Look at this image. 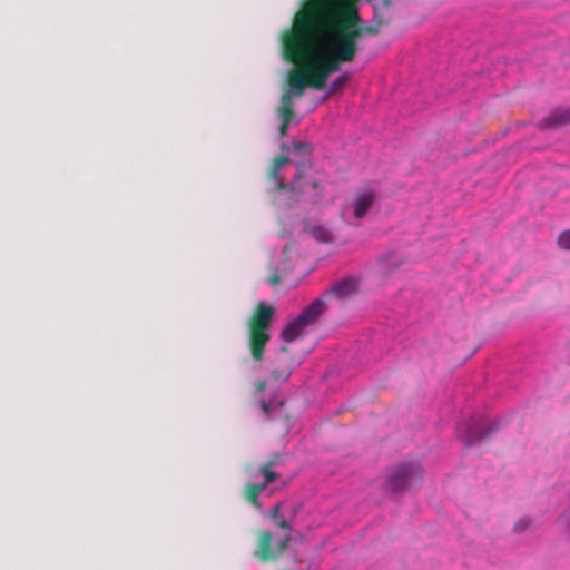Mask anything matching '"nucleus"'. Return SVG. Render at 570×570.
Returning a JSON list of instances; mask_svg holds the SVG:
<instances>
[{"label":"nucleus","mask_w":570,"mask_h":570,"mask_svg":"<svg viewBox=\"0 0 570 570\" xmlns=\"http://www.w3.org/2000/svg\"><path fill=\"white\" fill-rule=\"evenodd\" d=\"M309 185H311V187H312L313 189H317V188H318V183H317V181H315V180H312V181L309 183Z\"/></svg>","instance_id":"obj_28"},{"label":"nucleus","mask_w":570,"mask_h":570,"mask_svg":"<svg viewBox=\"0 0 570 570\" xmlns=\"http://www.w3.org/2000/svg\"><path fill=\"white\" fill-rule=\"evenodd\" d=\"M558 244L561 248L570 250V230L563 232L559 236Z\"/></svg>","instance_id":"obj_23"},{"label":"nucleus","mask_w":570,"mask_h":570,"mask_svg":"<svg viewBox=\"0 0 570 570\" xmlns=\"http://www.w3.org/2000/svg\"><path fill=\"white\" fill-rule=\"evenodd\" d=\"M423 479V470L416 463H403L396 465L389 475V483L393 491H401Z\"/></svg>","instance_id":"obj_7"},{"label":"nucleus","mask_w":570,"mask_h":570,"mask_svg":"<svg viewBox=\"0 0 570 570\" xmlns=\"http://www.w3.org/2000/svg\"><path fill=\"white\" fill-rule=\"evenodd\" d=\"M570 122V110H557L542 120L546 128H557Z\"/></svg>","instance_id":"obj_14"},{"label":"nucleus","mask_w":570,"mask_h":570,"mask_svg":"<svg viewBox=\"0 0 570 570\" xmlns=\"http://www.w3.org/2000/svg\"><path fill=\"white\" fill-rule=\"evenodd\" d=\"M357 292V282L353 278H345L335 283L325 295H333L338 299H344Z\"/></svg>","instance_id":"obj_11"},{"label":"nucleus","mask_w":570,"mask_h":570,"mask_svg":"<svg viewBox=\"0 0 570 570\" xmlns=\"http://www.w3.org/2000/svg\"><path fill=\"white\" fill-rule=\"evenodd\" d=\"M494 431L493 428H487V429H480V428H460L459 434L460 438L464 441L466 445L475 444L482 440H484L487 436L492 434Z\"/></svg>","instance_id":"obj_12"},{"label":"nucleus","mask_w":570,"mask_h":570,"mask_svg":"<svg viewBox=\"0 0 570 570\" xmlns=\"http://www.w3.org/2000/svg\"><path fill=\"white\" fill-rule=\"evenodd\" d=\"M320 48L326 62L330 76L341 69L342 63L354 60L358 47L348 45L347 41L331 40L322 38Z\"/></svg>","instance_id":"obj_6"},{"label":"nucleus","mask_w":570,"mask_h":570,"mask_svg":"<svg viewBox=\"0 0 570 570\" xmlns=\"http://www.w3.org/2000/svg\"><path fill=\"white\" fill-rule=\"evenodd\" d=\"M269 517L277 528H282L287 532L276 542L275 546H273V534L271 531L262 530L258 532L256 556L263 562L278 560L284 554L292 540L289 533L292 531V525L281 514V507L278 504L271 510Z\"/></svg>","instance_id":"obj_4"},{"label":"nucleus","mask_w":570,"mask_h":570,"mask_svg":"<svg viewBox=\"0 0 570 570\" xmlns=\"http://www.w3.org/2000/svg\"><path fill=\"white\" fill-rule=\"evenodd\" d=\"M357 0H304L295 14L296 30L320 32L331 40L347 41L358 47L360 28L363 20Z\"/></svg>","instance_id":"obj_1"},{"label":"nucleus","mask_w":570,"mask_h":570,"mask_svg":"<svg viewBox=\"0 0 570 570\" xmlns=\"http://www.w3.org/2000/svg\"><path fill=\"white\" fill-rule=\"evenodd\" d=\"M527 527V523L524 520H520L517 524H515V529L518 530H522V529H525Z\"/></svg>","instance_id":"obj_27"},{"label":"nucleus","mask_w":570,"mask_h":570,"mask_svg":"<svg viewBox=\"0 0 570 570\" xmlns=\"http://www.w3.org/2000/svg\"><path fill=\"white\" fill-rule=\"evenodd\" d=\"M308 233L311 234V236L313 238H315L317 242L320 243H331L333 242V234L331 233L330 229H327L326 227L324 226H321V225H313L311 227H308Z\"/></svg>","instance_id":"obj_16"},{"label":"nucleus","mask_w":570,"mask_h":570,"mask_svg":"<svg viewBox=\"0 0 570 570\" xmlns=\"http://www.w3.org/2000/svg\"><path fill=\"white\" fill-rule=\"evenodd\" d=\"M266 387V381H261L257 386H256V390L257 392H263Z\"/></svg>","instance_id":"obj_26"},{"label":"nucleus","mask_w":570,"mask_h":570,"mask_svg":"<svg viewBox=\"0 0 570 570\" xmlns=\"http://www.w3.org/2000/svg\"><path fill=\"white\" fill-rule=\"evenodd\" d=\"M266 489V483H250L245 489V498L253 505H258V497Z\"/></svg>","instance_id":"obj_17"},{"label":"nucleus","mask_w":570,"mask_h":570,"mask_svg":"<svg viewBox=\"0 0 570 570\" xmlns=\"http://www.w3.org/2000/svg\"><path fill=\"white\" fill-rule=\"evenodd\" d=\"M293 149L295 153L303 155H311L312 153V146L307 142H294Z\"/></svg>","instance_id":"obj_21"},{"label":"nucleus","mask_w":570,"mask_h":570,"mask_svg":"<svg viewBox=\"0 0 570 570\" xmlns=\"http://www.w3.org/2000/svg\"><path fill=\"white\" fill-rule=\"evenodd\" d=\"M279 463H281V455L276 453L273 455V458L271 460H268L267 462L262 464L259 471L265 479L264 483H266V487L269 483H272L278 479V474L273 471V468H275Z\"/></svg>","instance_id":"obj_15"},{"label":"nucleus","mask_w":570,"mask_h":570,"mask_svg":"<svg viewBox=\"0 0 570 570\" xmlns=\"http://www.w3.org/2000/svg\"><path fill=\"white\" fill-rule=\"evenodd\" d=\"M294 91L295 90L291 88V91L283 94L281 98V107L278 108L279 115L294 116L293 96H296Z\"/></svg>","instance_id":"obj_18"},{"label":"nucleus","mask_w":570,"mask_h":570,"mask_svg":"<svg viewBox=\"0 0 570 570\" xmlns=\"http://www.w3.org/2000/svg\"><path fill=\"white\" fill-rule=\"evenodd\" d=\"M374 200H375V195L372 191L361 193V194L356 195V197L354 198V200L351 204L344 205L343 212L347 210L348 208H352L354 217L357 219H361L370 210Z\"/></svg>","instance_id":"obj_10"},{"label":"nucleus","mask_w":570,"mask_h":570,"mask_svg":"<svg viewBox=\"0 0 570 570\" xmlns=\"http://www.w3.org/2000/svg\"><path fill=\"white\" fill-rule=\"evenodd\" d=\"M326 304L323 298L315 299L305 307L299 315L289 321L282 330L281 337L285 344H289L303 336L306 327L314 324L325 312Z\"/></svg>","instance_id":"obj_5"},{"label":"nucleus","mask_w":570,"mask_h":570,"mask_svg":"<svg viewBox=\"0 0 570 570\" xmlns=\"http://www.w3.org/2000/svg\"><path fill=\"white\" fill-rule=\"evenodd\" d=\"M350 80L348 73H343L336 79L333 80V82L330 86L328 94H334L338 90H341Z\"/></svg>","instance_id":"obj_19"},{"label":"nucleus","mask_w":570,"mask_h":570,"mask_svg":"<svg viewBox=\"0 0 570 570\" xmlns=\"http://www.w3.org/2000/svg\"><path fill=\"white\" fill-rule=\"evenodd\" d=\"M289 163V158L286 156H278L274 159L273 165L268 171V178L273 181H276V190L283 191L286 189H291L295 193H303L305 190V186L301 183L303 178V168L299 167L297 174L295 175L294 181L291 185H286L283 180L277 181V175L279 169L284 164Z\"/></svg>","instance_id":"obj_9"},{"label":"nucleus","mask_w":570,"mask_h":570,"mask_svg":"<svg viewBox=\"0 0 570 570\" xmlns=\"http://www.w3.org/2000/svg\"><path fill=\"white\" fill-rule=\"evenodd\" d=\"M274 314L275 308L261 301L255 306L253 314L248 320L249 350L252 357L257 362L263 360L265 346L271 340L268 330Z\"/></svg>","instance_id":"obj_3"},{"label":"nucleus","mask_w":570,"mask_h":570,"mask_svg":"<svg viewBox=\"0 0 570 570\" xmlns=\"http://www.w3.org/2000/svg\"><path fill=\"white\" fill-rule=\"evenodd\" d=\"M296 30V18L291 29L282 35L283 58L296 65L289 71L287 82L294 89L296 97H301L306 87L322 90L325 88L330 72L323 58L320 40L325 38L320 32Z\"/></svg>","instance_id":"obj_2"},{"label":"nucleus","mask_w":570,"mask_h":570,"mask_svg":"<svg viewBox=\"0 0 570 570\" xmlns=\"http://www.w3.org/2000/svg\"><path fill=\"white\" fill-rule=\"evenodd\" d=\"M392 6L391 0H383L380 4H374L373 22L377 26H389L393 20V13L390 10Z\"/></svg>","instance_id":"obj_13"},{"label":"nucleus","mask_w":570,"mask_h":570,"mask_svg":"<svg viewBox=\"0 0 570 570\" xmlns=\"http://www.w3.org/2000/svg\"><path fill=\"white\" fill-rule=\"evenodd\" d=\"M268 283L273 286H277L281 284V276L277 274V272H274L269 275Z\"/></svg>","instance_id":"obj_25"},{"label":"nucleus","mask_w":570,"mask_h":570,"mask_svg":"<svg viewBox=\"0 0 570 570\" xmlns=\"http://www.w3.org/2000/svg\"><path fill=\"white\" fill-rule=\"evenodd\" d=\"M259 406L263 410V412L266 414V416L271 419H275V416L272 413V403L266 401H259Z\"/></svg>","instance_id":"obj_24"},{"label":"nucleus","mask_w":570,"mask_h":570,"mask_svg":"<svg viewBox=\"0 0 570 570\" xmlns=\"http://www.w3.org/2000/svg\"><path fill=\"white\" fill-rule=\"evenodd\" d=\"M281 119H282V124L279 126V135L282 137L286 136L287 134V130H288V127H289V122L293 118V116H285V115H279Z\"/></svg>","instance_id":"obj_22"},{"label":"nucleus","mask_w":570,"mask_h":570,"mask_svg":"<svg viewBox=\"0 0 570 570\" xmlns=\"http://www.w3.org/2000/svg\"><path fill=\"white\" fill-rule=\"evenodd\" d=\"M381 28V26H377L373 21L368 26L362 24V27L360 28V37L363 35L377 36L380 33Z\"/></svg>","instance_id":"obj_20"},{"label":"nucleus","mask_w":570,"mask_h":570,"mask_svg":"<svg viewBox=\"0 0 570 570\" xmlns=\"http://www.w3.org/2000/svg\"><path fill=\"white\" fill-rule=\"evenodd\" d=\"M299 364L289 353L286 344L282 345L272 362L271 376L274 381L283 383L292 375L294 368Z\"/></svg>","instance_id":"obj_8"}]
</instances>
